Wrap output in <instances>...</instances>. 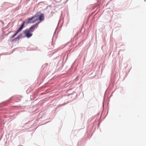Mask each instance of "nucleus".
I'll list each match as a JSON object with an SVG mask.
<instances>
[{
  "label": "nucleus",
  "mask_w": 146,
  "mask_h": 146,
  "mask_svg": "<svg viewBox=\"0 0 146 146\" xmlns=\"http://www.w3.org/2000/svg\"><path fill=\"white\" fill-rule=\"evenodd\" d=\"M44 19V17L43 14L41 13L39 15V13H37L31 18L27 19V23H33L39 20V22L37 23L38 24L41 21L43 20Z\"/></svg>",
  "instance_id": "1"
},
{
  "label": "nucleus",
  "mask_w": 146,
  "mask_h": 146,
  "mask_svg": "<svg viewBox=\"0 0 146 146\" xmlns=\"http://www.w3.org/2000/svg\"><path fill=\"white\" fill-rule=\"evenodd\" d=\"M38 26V24L32 25L29 29H27L24 31V33L26 36L28 38L31 37L33 35V34L31 33L34 30L35 28Z\"/></svg>",
  "instance_id": "2"
},
{
  "label": "nucleus",
  "mask_w": 146,
  "mask_h": 146,
  "mask_svg": "<svg viewBox=\"0 0 146 146\" xmlns=\"http://www.w3.org/2000/svg\"><path fill=\"white\" fill-rule=\"evenodd\" d=\"M25 23V22L23 21V23L21 25V26L19 27V28L16 31L18 33L19 32H20L23 28Z\"/></svg>",
  "instance_id": "3"
},
{
  "label": "nucleus",
  "mask_w": 146,
  "mask_h": 146,
  "mask_svg": "<svg viewBox=\"0 0 146 146\" xmlns=\"http://www.w3.org/2000/svg\"><path fill=\"white\" fill-rule=\"evenodd\" d=\"M22 36V34H21L18 36L17 37L15 38L14 39L12 40L13 42H15L17 40H19V39Z\"/></svg>",
  "instance_id": "4"
},
{
  "label": "nucleus",
  "mask_w": 146,
  "mask_h": 146,
  "mask_svg": "<svg viewBox=\"0 0 146 146\" xmlns=\"http://www.w3.org/2000/svg\"><path fill=\"white\" fill-rule=\"evenodd\" d=\"M18 33L16 31V33L12 36L11 38H14V37H15Z\"/></svg>",
  "instance_id": "5"
}]
</instances>
